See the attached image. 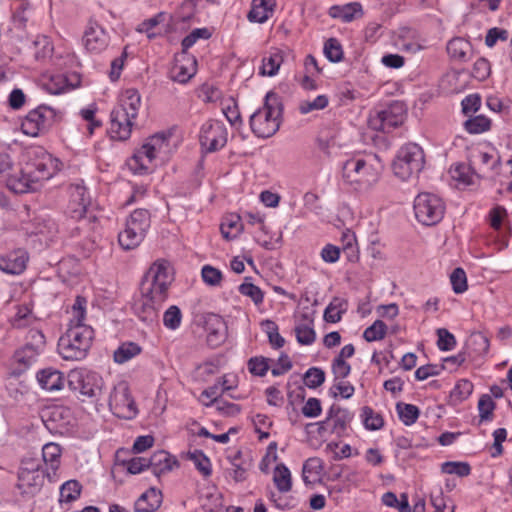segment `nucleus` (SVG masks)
Masks as SVG:
<instances>
[{
    "label": "nucleus",
    "instance_id": "37998d69",
    "mask_svg": "<svg viewBox=\"0 0 512 512\" xmlns=\"http://www.w3.org/2000/svg\"><path fill=\"white\" fill-rule=\"evenodd\" d=\"M182 312L176 305H171L163 314V324L169 330H176L182 323Z\"/></svg>",
    "mask_w": 512,
    "mask_h": 512
},
{
    "label": "nucleus",
    "instance_id": "0eeeda50",
    "mask_svg": "<svg viewBox=\"0 0 512 512\" xmlns=\"http://www.w3.org/2000/svg\"><path fill=\"white\" fill-rule=\"evenodd\" d=\"M281 115L282 104L278 95L272 91L268 92L263 106L250 116L252 132L261 138L273 136L279 130Z\"/></svg>",
    "mask_w": 512,
    "mask_h": 512
},
{
    "label": "nucleus",
    "instance_id": "13d9d810",
    "mask_svg": "<svg viewBox=\"0 0 512 512\" xmlns=\"http://www.w3.org/2000/svg\"><path fill=\"white\" fill-rule=\"evenodd\" d=\"M247 366L251 374L260 377L264 376L269 369L268 359L264 357L250 358Z\"/></svg>",
    "mask_w": 512,
    "mask_h": 512
},
{
    "label": "nucleus",
    "instance_id": "1a4fd4ad",
    "mask_svg": "<svg viewBox=\"0 0 512 512\" xmlns=\"http://www.w3.org/2000/svg\"><path fill=\"white\" fill-rule=\"evenodd\" d=\"M44 347V334L40 330H29L26 336V343L14 353L11 374L13 376H20L25 373L36 363Z\"/></svg>",
    "mask_w": 512,
    "mask_h": 512
},
{
    "label": "nucleus",
    "instance_id": "69168bd1",
    "mask_svg": "<svg viewBox=\"0 0 512 512\" xmlns=\"http://www.w3.org/2000/svg\"><path fill=\"white\" fill-rule=\"evenodd\" d=\"M202 278L205 283L216 286L221 282L222 273L210 265H205L202 268Z\"/></svg>",
    "mask_w": 512,
    "mask_h": 512
},
{
    "label": "nucleus",
    "instance_id": "ea45409f",
    "mask_svg": "<svg viewBox=\"0 0 512 512\" xmlns=\"http://www.w3.org/2000/svg\"><path fill=\"white\" fill-rule=\"evenodd\" d=\"M222 236L227 239H233L242 230V224L238 215H231L220 226Z\"/></svg>",
    "mask_w": 512,
    "mask_h": 512
},
{
    "label": "nucleus",
    "instance_id": "a878e982",
    "mask_svg": "<svg viewBox=\"0 0 512 512\" xmlns=\"http://www.w3.org/2000/svg\"><path fill=\"white\" fill-rule=\"evenodd\" d=\"M162 502V494L155 488H150L135 502V512H154Z\"/></svg>",
    "mask_w": 512,
    "mask_h": 512
},
{
    "label": "nucleus",
    "instance_id": "338daca9",
    "mask_svg": "<svg viewBox=\"0 0 512 512\" xmlns=\"http://www.w3.org/2000/svg\"><path fill=\"white\" fill-rule=\"evenodd\" d=\"M461 105L465 115L475 113L481 106V98L478 94H470L462 100Z\"/></svg>",
    "mask_w": 512,
    "mask_h": 512
},
{
    "label": "nucleus",
    "instance_id": "052dcab7",
    "mask_svg": "<svg viewBox=\"0 0 512 512\" xmlns=\"http://www.w3.org/2000/svg\"><path fill=\"white\" fill-rule=\"evenodd\" d=\"M13 162L7 151L0 149V179H4L6 182L11 176H19L18 174H10Z\"/></svg>",
    "mask_w": 512,
    "mask_h": 512
},
{
    "label": "nucleus",
    "instance_id": "7ed1b4c3",
    "mask_svg": "<svg viewBox=\"0 0 512 512\" xmlns=\"http://www.w3.org/2000/svg\"><path fill=\"white\" fill-rule=\"evenodd\" d=\"M86 303L84 297H76L72 306L73 317L70 320L69 328L58 341V353L64 360H82L91 347L94 331L91 326L83 323Z\"/></svg>",
    "mask_w": 512,
    "mask_h": 512
},
{
    "label": "nucleus",
    "instance_id": "7c9ffc66",
    "mask_svg": "<svg viewBox=\"0 0 512 512\" xmlns=\"http://www.w3.org/2000/svg\"><path fill=\"white\" fill-rule=\"evenodd\" d=\"M295 335L299 344L311 345L316 338V333L313 328V321L304 317L303 321L295 326Z\"/></svg>",
    "mask_w": 512,
    "mask_h": 512
},
{
    "label": "nucleus",
    "instance_id": "79ce46f5",
    "mask_svg": "<svg viewBox=\"0 0 512 512\" xmlns=\"http://www.w3.org/2000/svg\"><path fill=\"white\" fill-rule=\"evenodd\" d=\"M188 457L203 476L208 477L211 475V462L202 451L195 450L193 452H189Z\"/></svg>",
    "mask_w": 512,
    "mask_h": 512
},
{
    "label": "nucleus",
    "instance_id": "cd10ccee",
    "mask_svg": "<svg viewBox=\"0 0 512 512\" xmlns=\"http://www.w3.org/2000/svg\"><path fill=\"white\" fill-rule=\"evenodd\" d=\"M189 60L188 58H182L181 54L176 56L174 64L170 70L171 80L178 83H186L195 74V60L192 61L190 67L184 65V61Z\"/></svg>",
    "mask_w": 512,
    "mask_h": 512
},
{
    "label": "nucleus",
    "instance_id": "c03bdc74",
    "mask_svg": "<svg viewBox=\"0 0 512 512\" xmlns=\"http://www.w3.org/2000/svg\"><path fill=\"white\" fill-rule=\"evenodd\" d=\"M387 334V325L382 320H376L364 330L363 338L367 342L382 340Z\"/></svg>",
    "mask_w": 512,
    "mask_h": 512
},
{
    "label": "nucleus",
    "instance_id": "a19ab883",
    "mask_svg": "<svg viewBox=\"0 0 512 512\" xmlns=\"http://www.w3.org/2000/svg\"><path fill=\"white\" fill-rule=\"evenodd\" d=\"M81 488L80 483L76 480L65 482L60 488V502L75 501L80 496Z\"/></svg>",
    "mask_w": 512,
    "mask_h": 512
},
{
    "label": "nucleus",
    "instance_id": "a18cd8bd",
    "mask_svg": "<svg viewBox=\"0 0 512 512\" xmlns=\"http://www.w3.org/2000/svg\"><path fill=\"white\" fill-rule=\"evenodd\" d=\"M323 52L326 58L333 63H338L343 59V49L336 38L326 40Z\"/></svg>",
    "mask_w": 512,
    "mask_h": 512
},
{
    "label": "nucleus",
    "instance_id": "473e14b6",
    "mask_svg": "<svg viewBox=\"0 0 512 512\" xmlns=\"http://www.w3.org/2000/svg\"><path fill=\"white\" fill-rule=\"evenodd\" d=\"M142 352V347L135 342H124L114 351V361L123 364Z\"/></svg>",
    "mask_w": 512,
    "mask_h": 512
},
{
    "label": "nucleus",
    "instance_id": "393cba45",
    "mask_svg": "<svg viewBox=\"0 0 512 512\" xmlns=\"http://www.w3.org/2000/svg\"><path fill=\"white\" fill-rule=\"evenodd\" d=\"M149 469L155 476H160L162 473L171 471L174 465H177V460L172 459L170 454L166 451H157L150 458Z\"/></svg>",
    "mask_w": 512,
    "mask_h": 512
},
{
    "label": "nucleus",
    "instance_id": "20e7f679",
    "mask_svg": "<svg viewBox=\"0 0 512 512\" xmlns=\"http://www.w3.org/2000/svg\"><path fill=\"white\" fill-rule=\"evenodd\" d=\"M57 170V159L42 149L35 150L20 169L19 176L8 178L7 187L15 193L34 191L40 182L50 179Z\"/></svg>",
    "mask_w": 512,
    "mask_h": 512
},
{
    "label": "nucleus",
    "instance_id": "de8ad7c7",
    "mask_svg": "<svg viewBox=\"0 0 512 512\" xmlns=\"http://www.w3.org/2000/svg\"><path fill=\"white\" fill-rule=\"evenodd\" d=\"M441 470L446 474H455L459 477L468 476L471 473V467L467 462L448 461L441 465Z\"/></svg>",
    "mask_w": 512,
    "mask_h": 512
},
{
    "label": "nucleus",
    "instance_id": "b1692460",
    "mask_svg": "<svg viewBox=\"0 0 512 512\" xmlns=\"http://www.w3.org/2000/svg\"><path fill=\"white\" fill-rule=\"evenodd\" d=\"M37 380L43 389L59 391L64 386V375L55 369L47 368L37 373Z\"/></svg>",
    "mask_w": 512,
    "mask_h": 512
},
{
    "label": "nucleus",
    "instance_id": "4c0bfd02",
    "mask_svg": "<svg viewBox=\"0 0 512 512\" xmlns=\"http://www.w3.org/2000/svg\"><path fill=\"white\" fill-rule=\"evenodd\" d=\"M211 32L207 28H196L192 30L181 42L182 58H188L187 50L191 48L199 39H208Z\"/></svg>",
    "mask_w": 512,
    "mask_h": 512
},
{
    "label": "nucleus",
    "instance_id": "c756f323",
    "mask_svg": "<svg viewBox=\"0 0 512 512\" xmlns=\"http://www.w3.org/2000/svg\"><path fill=\"white\" fill-rule=\"evenodd\" d=\"M471 51V44L467 40L457 37L451 39L447 44L449 56L457 61H466Z\"/></svg>",
    "mask_w": 512,
    "mask_h": 512
},
{
    "label": "nucleus",
    "instance_id": "9d476101",
    "mask_svg": "<svg viewBox=\"0 0 512 512\" xmlns=\"http://www.w3.org/2000/svg\"><path fill=\"white\" fill-rule=\"evenodd\" d=\"M424 164L423 149L416 143H408L398 150L392 168L398 178L407 180L414 175H418Z\"/></svg>",
    "mask_w": 512,
    "mask_h": 512
},
{
    "label": "nucleus",
    "instance_id": "5fc2aeb1",
    "mask_svg": "<svg viewBox=\"0 0 512 512\" xmlns=\"http://www.w3.org/2000/svg\"><path fill=\"white\" fill-rule=\"evenodd\" d=\"M438 336L437 346L442 351H450L456 346V338L445 328H439L436 331Z\"/></svg>",
    "mask_w": 512,
    "mask_h": 512
},
{
    "label": "nucleus",
    "instance_id": "6ab92c4d",
    "mask_svg": "<svg viewBox=\"0 0 512 512\" xmlns=\"http://www.w3.org/2000/svg\"><path fill=\"white\" fill-rule=\"evenodd\" d=\"M27 261V252L15 250L0 256V270L7 274L19 275L26 269Z\"/></svg>",
    "mask_w": 512,
    "mask_h": 512
},
{
    "label": "nucleus",
    "instance_id": "6e6552de",
    "mask_svg": "<svg viewBox=\"0 0 512 512\" xmlns=\"http://www.w3.org/2000/svg\"><path fill=\"white\" fill-rule=\"evenodd\" d=\"M168 135L157 133L149 137L131 158L127 165L136 174H145L151 170V165L168 147Z\"/></svg>",
    "mask_w": 512,
    "mask_h": 512
},
{
    "label": "nucleus",
    "instance_id": "864d4df0",
    "mask_svg": "<svg viewBox=\"0 0 512 512\" xmlns=\"http://www.w3.org/2000/svg\"><path fill=\"white\" fill-rule=\"evenodd\" d=\"M239 292L242 295L251 298V300L254 302L255 305H259L263 302V299H264L263 292L261 291V289L258 286L254 285L252 283H248V282L242 283L239 286Z\"/></svg>",
    "mask_w": 512,
    "mask_h": 512
},
{
    "label": "nucleus",
    "instance_id": "423d86ee",
    "mask_svg": "<svg viewBox=\"0 0 512 512\" xmlns=\"http://www.w3.org/2000/svg\"><path fill=\"white\" fill-rule=\"evenodd\" d=\"M382 164L376 155L351 158L342 166V177L355 191H367L379 180Z\"/></svg>",
    "mask_w": 512,
    "mask_h": 512
},
{
    "label": "nucleus",
    "instance_id": "412c9836",
    "mask_svg": "<svg viewBox=\"0 0 512 512\" xmlns=\"http://www.w3.org/2000/svg\"><path fill=\"white\" fill-rule=\"evenodd\" d=\"M207 343L216 348L225 340L226 324L224 320L215 314H210L205 320Z\"/></svg>",
    "mask_w": 512,
    "mask_h": 512
},
{
    "label": "nucleus",
    "instance_id": "39448f33",
    "mask_svg": "<svg viewBox=\"0 0 512 512\" xmlns=\"http://www.w3.org/2000/svg\"><path fill=\"white\" fill-rule=\"evenodd\" d=\"M141 105V97L136 89H126L117 106L110 114L108 133L114 140H127L132 132Z\"/></svg>",
    "mask_w": 512,
    "mask_h": 512
},
{
    "label": "nucleus",
    "instance_id": "f03ea898",
    "mask_svg": "<svg viewBox=\"0 0 512 512\" xmlns=\"http://www.w3.org/2000/svg\"><path fill=\"white\" fill-rule=\"evenodd\" d=\"M172 281L173 274L168 261L157 260L150 266L140 285L142 304L138 315L142 321L156 320L157 311L167 299L168 288Z\"/></svg>",
    "mask_w": 512,
    "mask_h": 512
},
{
    "label": "nucleus",
    "instance_id": "bf43d9fd",
    "mask_svg": "<svg viewBox=\"0 0 512 512\" xmlns=\"http://www.w3.org/2000/svg\"><path fill=\"white\" fill-rule=\"evenodd\" d=\"M252 466V461H242L239 463L231 464L229 469V475L236 482H243L247 479V473Z\"/></svg>",
    "mask_w": 512,
    "mask_h": 512
},
{
    "label": "nucleus",
    "instance_id": "f3484780",
    "mask_svg": "<svg viewBox=\"0 0 512 512\" xmlns=\"http://www.w3.org/2000/svg\"><path fill=\"white\" fill-rule=\"evenodd\" d=\"M227 137L225 125L221 121L210 119L201 126L199 141L205 152L212 153L226 145Z\"/></svg>",
    "mask_w": 512,
    "mask_h": 512
},
{
    "label": "nucleus",
    "instance_id": "2f4dec72",
    "mask_svg": "<svg viewBox=\"0 0 512 512\" xmlns=\"http://www.w3.org/2000/svg\"><path fill=\"white\" fill-rule=\"evenodd\" d=\"M449 173L453 180L465 186L474 184V178L479 177V175L466 164H455L451 166Z\"/></svg>",
    "mask_w": 512,
    "mask_h": 512
},
{
    "label": "nucleus",
    "instance_id": "2eb2a0df",
    "mask_svg": "<svg viewBox=\"0 0 512 512\" xmlns=\"http://www.w3.org/2000/svg\"><path fill=\"white\" fill-rule=\"evenodd\" d=\"M59 116L55 109L47 105H39L31 110L22 121V131L29 136L36 137L47 132Z\"/></svg>",
    "mask_w": 512,
    "mask_h": 512
},
{
    "label": "nucleus",
    "instance_id": "dca6fc26",
    "mask_svg": "<svg viewBox=\"0 0 512 512\" xmlns=\"http://www.w3.org/2000/svg\"><path fill=\"white\" fill-rule=\"evenodd\" d=\"M108 405L118 418L131 420L138 414L137 405L130 394L128 383L118 382L109 394Z\"/></svg>",
    "mask_w": 512,
    "mask_h": 512
},
{
    "label": "nucleus",
    "instance_id": "c85d7f7f",
    "mask_svg": "<svg viewBox=\"0 0 512 512\" xmlns=\"http://www.w3.org/2000/svg\"><path fill=\"white\" fill-rule=\"evenodd\" d=\"M284 60L283 52L277 48L272 49L268 55L262 59L260 74L264 76H274L277 74Z\"/></svg>",
    "mask_w": 512,
    "mask_h": 512
},
{
    "label": "nucleus",
    "instance_id": "5701e85b",
    "mask_svg": "<svg viewBox=\"0 0 512 512\" xmlns=\"http://www.w3.org/2000/svg\"><path fill=\"white\" fill-rule=\"evenodd\" d=\"M274 7V0H252L251 9L247 15L248 20L255 23H264L272 16Z\"/></svg>",
    "mask_w": 512,
    "mask_h": 512
},
{
    "label": "nucleus",
    "instance_id": "f704fd0d",
    "mask_svg": "<svg viewBox=\"0 0 512 512\" xmlns=\"http://www.w3.org/2000/svg\"><path fill=\"white\" fill-rule=\"evenodd\" d=\"M347 310V301L335 297L324 311V320L329 323H337L341 320L342 314Z\"/></svg>",
    "mask_w": 512,
    "mask_h": 512
},
{
    "label": "nucleus",
    "instance_id": "58836bf2",
    "mask_svg": "<svg viewBox=\"0 0 512 512\" xmlns=\"http://www.w3.org/2000/svg\"><path fill=\"white\" fill-rule=\"evenodd\" d=\"M361 417L363 424L368 430H379L384 425V420L381 414L376 413L372 408L365 406L362 408Z\"/></svg>",
    "mask_w": 512,
    "mask_h": 512
},
{
    "label": "nucleus",
    "instance_id": "09e8293b",
    "mask_svg": "<svg viewBox=\"0 0 512 512\" xmlns=\"http://www.w3.org/2000/svg\"><path fill=\"white\" fill-rule=\"evenodd\" d=\"M490 120L485 116L479 115L468 119L465 123V129L471 134H479L490 128Z\"/></svg>",
    "mask_w": 512,
    "mask_h": 512
},
{
    "label": "nucleus",
    "instance_id": "4d7b16f0",
    "mask_svg": "<svg viewBox=\"0 0 512 512\" xmlns=\"http://www.w3.org/2000/svg\"><path fill=\"white\" fill-rule=\"evenodd\" d=\"M495 403L491 396L484 394L480 397L478 402V410L481 421H487L492 418Z\"/></svg>",
    "mask_w": 512,
    "mask_h": 512
},
{
    "label": "nucleus",
    "instance_id": "0e129e2a",
    "mask_svg": "<svg viewBox=\"0 0 512 512\" xmlns=\"http://www.w3.org/2000/svg\"><path fill=\"white\" fill-rule=\"evenodd\" d=\"M490 63L484 58L475 61L472 69V75L478 80H485L490 75Z\"/></svg>",
    "mask_w": 512,
    "mask_h": 512
},
{
    "label": "nucleus",
    "instance_id": "4468645a",
    "mask_svg": "<svg viewBox=\"0 0 512 512\" xmlns=\"http://www.w3.org/2000/svg\"><path fill=\"white\" fill-rule=\"evenodd\" d=\"M414 212L419 222L432 226L442 220L445 205L442 199L435 194L420 193L414 200Z\"/></svg>",
    "mask_w": 512,
    "mask_h": 512
},
{
    "label": "nucleus",
    "instance_id": "6e6d98bb",
    "mask_svg": "<svg viewBox=\"0 0 512 512\" xmlns=\"http://www.w3.org/2000/svg\"><path fill=\"white\" fill-rule=\"evenodd\" d=\"M473 388L474 386L471 381L467 379L459 380L451 392V396L458 401H463L471 395Z\"/></svg>",
    "mask_w": 512,
    "mask_h": 512
},
{
    "label": "nucleus",
    "instance_id": "49530a36",
    "mask_svg": "<svg viewBox=\"0 0 512 512\" xmlns=\"http://www.w3.org/2000/svg\"><path fill=\"white\" fill-rule=\"evenodd\" d=\"M329 103L326 95H319L313 100H303L299 104V111L301 114H308L312 111L322 110L327 107Z\"/></svg>",
    "mask_w": 512,
    "mask_h": 512
},
{
    "label": "nucleus",
    "instance_id": "680f3d73",
    "mask_svg": "<svg viewBox=\"0 0 512 512\" xmlns=\"http://www.w3.org/2000/svg\"><path fill=\"white\" fill-rule=\"evenodd\" d=\"M36 472H45L41 460L34 457H25L21 461V465L18 471V474L23 473H36Z\"/></svg>",
    "mask_w": 512,
    "mask_h": 512
},
{
    "label": "nucleus",
    "instance_id": "e2e57ef3",
    "mask_svg": "<svg viewBox=\"0 0 512 512\" xmlns=\"http://www.w3.org/2000/svg\"><path fill=\"white\" fill-rule=\"evenodd\" d=\"M509 37V33L507 30L494 27L488 30L485 37V44L488 47H493L497 41H507Z\"/></svg>",
    "mask_w": 512,
    "mask_h": 512
},
{
    "label": "nucleus",
    "instance_id": "72a5a7b5",
    "mask_svg": "<svg viewBox=\"0 0 512 512\" xmlns=\"http://www.w3.org/2000/svg\"><path fill=\"white\" fill-rule=\"evenodd\" d=\"M61 453L62 450L59 444L47 443L42 448V461L55 472L60 465Z\"/></svg>",
    "mask_w": 512,
    "mask_h": 512
},
{
    "label": "nucleus",
    "instance_id": "c9c22d12",
    "mask_svg": "<svg viewBox=\"0 0 512 512\" xmlns=\"http://www.w3.org/2000/svg\"><path fill=\"white\" fill-rule=\"evenodd\" d=\"M275 486L280 492H289L292 488V479L289 469L283 464H278L275 467L273 476Z\"/></svg>",
    "mask_w": 512,
    "mask_h": 512
},
{
    "label": "nucleus",
    "instance_id": "f8f14e48",
    "mask_svg": "<svg viewBox=\"0 0 512 512\" xmlns=\"http://www.w3.org/2000/svg\"><path fill=\"white\" fill-rule=\"evenodd\" d=\"M68 386L73 391H79L83 396L97 402L104 387L103 378L96 372L85 369H73L67 376Z\"/></svg>",
    "mask_w": 512,
    "mask_h": 512
},
{
    "label": "nucleus",
    "instance_id": "aec40b11",
    "mask_svg": "<svg viewBox=\"0 0 512 512\" xmlns=\"http://www.w3.org/2000/svg\"><path fill=\"white\" fill-rule=\"evenodd\" d=\"M46 476L51 477L49 472L18 474L17 487L23 495L34 496L42 489Z\"/></svg>",
    "mask_w": 512,
    "mask_h": 512
},
{
    "label": "nucleus",
    "instance_id": "603ef678",
    "mask_svg": "<svg viewBox=\"0 0 512 512\" xmlns=\"http://www.w3.org/2000/svg\"><path fill=\"white\" fill-rule=\"evenodd\" d=\"M450 282L452 284L453 291L456 294H461L467 290V277L466 273L462 268H456L450 275Z\"/></svg>",
    "mask_w": 512,
    "mask_h": 512
},
{
    "label": "nucleus",
    "instance_id": "8fccbe9b",
    "mask_svg": "<svg viewBox=\"0 0 512 512\" xmlns=\"http://www.w3.org/2000/svg\"><path fill=\"white\" fill-rule=\"evenodd\" d=\"M165 14L159 13L158 15L143 21L138 25L137 31L141 33H146L149 39L155 38L157 36V32H155V28L164 20Z\"/></svg>",
    "mask_w": 512,
    "mask_h": 512
},
{
    "label": "nucleus",
    "instance_id": "ddd939ff",
    "mask_svg": "<svg viewBox=\"0 0 512 512\" xmlns=\"http://www.w3.org/2000/svg\"><path fill=\"white\" fill-rule=\"evenodd\" d=\"M405 116V106L401 102L395 101L386 107L372 111L368 124L373 130L390 133L403 124Z\"/></svg>",
    "mask_w": 512,
    "mask_h": 512
},
{
    "label": "nucleus",
    "instance_id": "f257e3e1",
    "mask_svg": "<svg viewBox=\"0 0 512 512\" xmlns=\"http://www.w3.org/2000/svg\"><path fill=\"white\" fill-rule=\"evenodd\" d=\"M69 203L67 214L71 219L77 220V225L71 229V236L79 238L75 242L81 254L87 257L97 246V218L89 213L91 197L84 185L76 183L69 188Z\"/></svg>",
    "mask_w": 512,
    "mask_h": 512
},
{
    "label": "nucleus",
    "instance_id": "a211bd4d",
    "mask_svg": "<svg viewBox=\"0 0 512 512\" xmlns=\"http://www.w3.org/2000/svg\"><path fill=\"white\" fill-rule=\"evenodd\" d=\"M110 43V35L96 20L90 19L82 36V45L89 53L99 54L106 50Z\"/></svg>",
    "mask_w": 512,
    "mask_h": 512
},
{
    "label": "nucleus",
    "instance_id": "e433bc0d",
    "mask_svg": "<svg viewBox=\"0 0 512 512\" xmlns=\"http://www.w3.org/2000/svg\"><path fill=\"white\" fill-rule=\"evenodd\" d=\"M396 411L399 419L406 426L414 424L420 415V410L417 406L403 402H398L396 404Z\"/></svg>",
    "mask_w": 512,
    "mask_h": 512
},
{
    "label": "nucleus",
    "instance_id": "3c124183",
    "mask_svg": "<svg viewBox=\"0 0 512 512\" xmlns=\"http://www.w3.org/2000/svg\"><path fill=\"white\" fill-rule=\"evenodd\" d=\"M325 381V372L317 367L309 368L304 374V383L307 387L315 389Z\"/></svg>",
    "mask_w": 512,
    "mask_h": 512
},
{
    "label": "nucleus",
    "instance_id": "4be33fe9",
    "mask_svg": "<svg viewBox=\"0 0 512 512\" xmlns=\"http://www.w3.org/2000/svg\"><path fill=\"white\" fill-rule=\"evenodd\" d=\"M328 13L332 18L340 19L345 23L351 22L363 15L362 6L358 2L331 6Z\"/></svg>",
    "mask_w": 512,
    "mask_h": 512
},
{
    "label": "nucleus",
    "instance_id": "bb28decb",
    "mask_svg": "<svg viewBox=\"0 0 512 512\" xmlns=\"http://www.w3.org/2000/svg\"><path fill=\"white\" fill-rule=\"evenodd\" d=\"M327 418L330 423V432L337 434L344 432L351 420L350 413L336 405L330 407Z\"/></svg>",
    "mask_w": 512,
    "mask_h": 512
},
{
    "label": "nucleus",
    "instance_id": "9b49d317",
    "mask_svg": "<svg viewBox=\"0 0 512 512\" xmlns=\"http://www.w3.org/2000/svg\"><path fill=\"white\" fill-rule=\"evenodd\" d=\"M150 223L148 210H134L126 221L125 229L119 233L118 241L121 247L125 250L137 247L144 239Z\"/></svg>",
    "mask_w": 512,
    "mask_h": 512
},
{
    "label": "nucleus",
    "instance_id": "774afa93",
    "mask_svg": "<svg viewBox=\"0 0 512 512\" xmlns=\"http://www.w3.org/2000/svg\"><path fill=\"white\" fill-rule=\"evenodd\" d=\"M322 412L321 402L317 398H309L302 407V413L305 417L315 418Z\"/></svg>",
    "mask_w": 512,
    "mask_h": 512
}]
</instances>
